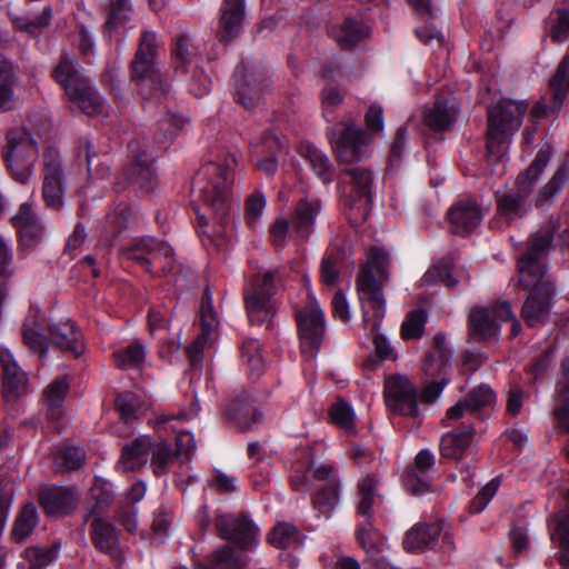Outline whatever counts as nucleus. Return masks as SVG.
<instances>
[{"label": "nucleus", "mask_w": 569, "mask_h": 569, "mask_svg": "<svg viewBox=\"0 0 569 569\" xmlns=\"http://www.w3.org/2000/svg\"><path fill=\"white\" fill-rule=\"evenodd\" d=\"M483 218V212L476 200L459 199L448 211V220L456 234L467 236L477 229Z\"/></svg>", "instance_id": "nucleus-21"}, {"label": "nucleus", "mask_w": 569, "mask_h": 569, "mask_svg": "<svg viewBox=\"0 0 569 569\" xmlns=\"http://www.w3.org/2000/svg\"><path fill=\"white\" fill-rule=\"evenodd\" d=\"M555 399L557 405L553 412L559 427L569 433V379L561 378L557 381Z\"/></svg>", "instance_id": "nucleus-47"}, {"label": "nucleus", "mask_w": 569, "mask_h": 569, "mask_svg": "<svg viewBox=\"0 0 569 569\" xmlns=\"http://www.w3.org/2000/svg\"><path fill=\"white\" fill-rule=\"evenodd\" d=\"M42 163V199L48 208L59 210L63 206L66 190L59 152L48 148L43 153Z\"/></svg>", "instance_id": "nucleus-14"}, {"label": "nucleus", "mask_w": 569, "mask_h": 569, "mask_svg": "<svg viewBox=\"0 0 569 569\" xmlns=\"http://www.w3.org/2000/svg\"><path fill=\"white\" fill-rule=\"evenodd\" d=\"M377 479L373 476H365L358 482L359 502L357 511L363 520H371V506L376 497Z\"/></svg>", "instance_id": "nucleus-52"}, {"label": "nucleus", "mask_w": 569, "mask_h": 569, "mask_svg": "<svg viewBox=\"0 0 569 569\" xmlns=\"http://www.w3.org/2000/svg\"><path fill=\"white\" fill-rule=\"evenodd\" d=\"M457 114L458 110L453 104L437 100L432 108L425 112L423 121L430 129L442 131L451 127L456 121Z\"/></svg>", "instance_id": "nucleus-36"}, {"label": "nucleus", "mask_w": 569, "mask_h": 569, "mask_svg": "<svg viewBox=\"0 0 569 569\" xmlns=\"http://www.w3.org/2000/svg\"><path fill=\"white\" fill-rule=\"evenodd\" d=\"M389 253L382 248H371L357 278V290L362 309L371 308L376 316L382 319L386 301L382 295L380 281L388 278Z\"/></svg>", "instance_id": "nucleus-9"}, {"label": "nucleus", "mask_w": 569, "mask_h": 569, "mask_svg": "<svg viewBox=\"0 0 569 569\" xmlns=\"http://www.w3.org/2000/svg\"><path fill=\"white\" fill-rule=\"evenodd\" d=\"M236 164L234 156L227 153L203 164L192 181V193L203 201L218 222H223L230 208Z\"/></svg>", "instance_id": "nucleus-2"}, {"label": "nucleus", "mask_w": 569, "mask_h": 569, "mask_svg": "<svg viewBox=\"0 0 569 569\" xmlns=\"http://www.w3.org/2000/svg\"><path fill=\"white\" fill-rule=\"evenodd\" d=\"M569 181V159L563 161L550 180L540 189L535 204L540 208L550 202V200L556 197L561 190L565 188L566 183Z\"/></svg>", "instance_id": "nucleus-37"}, {"label": "nucleus", "mask_w": 569, "mask_h": 569, "mask_svg": "<svg viewBox=\"0 0 569 569\" xmlns=\"http://www.w3.org/2000/svg\"><path fill=\"white\" fill-rule=\"evenodd\" d=\"M53 78L64 89L69 100L83 113L94 116L101 112V98L91 88L88 77L74 59L62 54L53 70Z\"/></svg>", "instance_id": "nucleus-7"}, {"label": "nucleus", "mask_w": 569, "mask_h": 569, "mask_svg": "<svg viewBox=\"0 0 569 569\" xmlns=\"http://www.w3.org/2000/svg\"><path fill=\"white\" fill-rule=\"evenodd\" d=\"M2 393L7 401H17L28 391V379L8 349H0Z\"/></svg>", "instance_id": "nucleus-22"}, {"label": "nucleus", "mask_w": 569, "mask_h": 569, "mask_svg": "<svg viewBox=\"0 0 569 569\" xmlns=\"http://www.w3.org/2000/svg\"><path fill=\"white\" fill-rule=\"evenodd\" d=\"M51 16V7L46 6L42 9L41 14L37 18H30L28 16H13L11 21L18 31L26 32L32 37H36L49 26Z\"/></svg>", "instance_id": "nucleus-44"}, {"label": "nucleus", "mask_w": 569, "mask_h": 569, "mask_svg": "<svg viewBox=\"0 0 569 569\" xmlns=\"http://www.w3.org/2000/svg\"><path fill=\"white\" fill-rule=\"evenodd\" d=\"M362 320L367 327L370 326V330L375 333V337H373L375 350H376V353L379 357V359L386 360V359L393 358L392 348L390 347L387 339L382 335L376 333V331L378 330L380 322H381V319L377 318L376 311L373 310V320L371 321L368 316V310H367V308H365Z\"/></svg>", "instance_id": "nucleus-57"}, {"label": "nucleus", "mask_w": 569, "mask_h": 569, "mask_svg": "<svg viewBox=\"0 0 569 569\" xmlns=\"http://www.w3.org/2000/svg\"><path fill=\"white\" fill-rule=\"evenodd\" d=\"M356 537L368 556L376 557L382 551L383 538L373 527L372 520H363L356 530Z\"/></svg>", "instance_id": "nucleus-41"}, {"label": "nucleus", "mask_w": 569, "mask_h": 569, "mask_svg": "<svg viewBox=\"0 0 569 569\" xmlns=\"http://www.w3.org/2000/svg\"><path fill=\"white\" fill-rule=\"evenodd\" d=\"M158 40L152 31H143L138 50L131 61V78L141 87L144 100L160 99L166 93L161 74L157 68Z\"/></svg>", "instance_id": "nucleus-8"}, {"label": "nucleus", "mask_w": 569, "mask_h": 569, "mask_svg": "<svg viewBox=\"0 0 569 569\" xmlns=\"http://www.w3.org/2000/svg\"><path fill=\"white\" fill-rule=\"evenodd\" d=\"M301 351L309 358L318 352L325 335V315L315 298L296 312Z\"/></svg>", "instance_id": "nucleus-12"}, {"label": "nucleus", "mask_w": 569, "mask_h": 569, "mask_svg": "<svg viewBox=\"0 0 569 569\" xmlns=\"http://www.w3.org/2000/svg\"><path fill=\"white\" fill-rule=\"evenodd\" d=\"M114 501V491L111 482L102 478H96L86 502L83 520L96 517H106Z\"/></svg>", "instance_id": "nucleus-28"}, {"label": "nucleus", "mask_w": 569, "mask_h": 569, "mask_svg": "<svg viewBox=\"0 0 569 569\" xmlns=\"http://www.w3.org/2000/svg\"><path fill=\"white\" fill-rule=\"evenodd\" d=\"M473 438V429L467 427L459 431H451L442 436L440 452L443 458L459 460L470 447Z\"/></svg>", "instance_id": "nucleus-32"}, {"label": "nucleus", "mask_w": 569, "mask_h": 569, "mask_svg": "<svg viewBox=\"0 0 569 569\" xmlns=\"http://www.w3.org/2000/svg\"><path fill=\"white\" fill-rule=\"evenodd\" d=\"M339 486L326 485L316 492L312 499L313 508L321 515L328 517L339 500Z\"/></svg>", "instance_id": "nucleus-56"}, {"label": "nucleus", "mask_w": 569, "mask_h": 569, "mask_svg": "<svg viewBox=\"0 0 569 569\" xmlns=\"http://www.w3.org/2000/svg\"><path fill=\"white\" fill-rule=\"evenodd\" d=\"M146 347L139 340L113 352L116 366L120 369H140L146 360Z\"/></svg>", "instance_id": "nucleus-38"}, {"label": "nucleus", "mask_w": 569, "mask_h": 569, "mask_svg": "<svg viewBox=\"0 0 569 569\" xmlns=\"http://www.w3.org/2000/svg\"><path fill=\"white\" fill-rule=\"evenodd\" d=\"M385 402L387 408L400 416L417 417V389L406 376L393 375L385 381Z\"/></svg>", "instance_id": "nucleus-15"}, {"label": "nucleus", "mask_w": 569, "mask_h": 569, "mask_svg": "<svg viewBox=\"0 0 569 569\" xmlns=\"http://www.w3.org/2000/svg\"><path fill=\"white\" fill-rule=\"evenodd\" d=\"M114 405L121 419L126 423H131L140 408V399L132 392H126L116 398Z\"/></svg>", "instance_id": "nucleus-63"}, {"label": "nucleus", "mask_w": 569, "mask_h": 569, "mask_svg": "<svg viewBox=\"0 0 569 569\" xmlns=\"http://www.w3.org/2000/svg\"><path fill=\"white\" fill-rule=\"evenodd\" d=\"M527 109L525 101L510 99H502L489 108L486 139L489 159L501 161L505 158L510 139L519 130Z\"/></svg>", "instance_id": "nucleus-6"}, {"label": "nucleus", "mask_w": 569, "mask_h": 569, "mask_svg": "<svg viewBox=\"0 0 569 569\" xmlns=\"http://www.w3.org/2000/svg\"><path fill=\"white\" fill-rule=\"evenodd\" d=\"M246 14L244 0H223L220 7L217 37L220 42L237 38L242 29Z\"/></svg>", "instance_id": "nucleus-25"}, {"label": "nucleus", "mask_w": 569, "mask_h": 569, "mask_svg": "<svg viewBox=\"0 0 569 569\" xmlns=\"http://www.w3.org/2000/svg\"><path fill=\"white\" fill-rule=\"evenodd\" d=\"M301 156L310 164L315 173L325 182L332 180V170L328 157L313 146L307 144L301 149Z\"/></svg>", "instance_id": "nucleus-43"}, {"label": "nucleus", "mask_w": 569, "mask_h": 569, "mask_svg": "<svg viewBox=\"0 0 569 569\" xmlns=\"http://www.w3.org/2000/svg\"><path fill=\"white\" fill-rule=\"evenodd\" d=\"M549 89L552 102L550 104L539 102L533 108V113L537 117L558 112L562 108L569 92V54H566L558 63L553 76L549 80Z\"/></svg>", "instance_id": "nucleus-23"}, {"label": "nucleus", "mask_w": 569, "mask_h": 569, "mask_svg": "<svg viewBox=\"0 0 569 569\" xmlns=\"http://www.w3.org/2000/svg\"><path fill=\"white\" fill-rule=\"evenodd\" d=\"M121 254L136 261L144 271L151 272L159 264L162 272H169L173 264V250L164 241L152 237L134 238L128 247L121 249Z\"/></svg>", "instance_id": "nucleus-11"}, {"label": "nucleus", "mask_w": 569, "mask_h": 569, "mask_svg": "<svg viewBox=\"0 0 569 569\" xmlns=\"http://www.w3.org/2000/svg\"><path fill=\"white\" fill-rule=\"evenodd\" d=\"M14 273L13 252L9 242L0 236V295Z\"/></svg>", "instance_id": "nucleus-60"}, {"label": "nucleus", "mask_w": 569, "mask_h": 569, "mask_svg": "<svg viewBox=\"0 0 569 569\" xmlns=\"http://www.w3.org/2000/svg\"><path fill=\"white\" fill-rule=\"evenodd\" d=\"M44 317L39 310H30L22 326L24 345L43 359L48 352L49 343L62 351L71 352L76 358L84 350L82 335L78 327L70 319L48 325L49 336L46 332Z\"/></svg>", "instance_id": "nucleus-4"}, {"label": "nucleus", "mask_w": 569, "mask_h": 569, "mask_svg": "<svg viewBox=\"0 0 569 569\" xmlns=\"http://www.w3.org/2000/svg\"><path fill=\"white\" fill-rule=\"evenodd\" d=\"M183 124L184 120L176 114L161 119L158 123V132L154 136L156 141L166 147L178 134Z\"/></svg>", "instance_id": "nucleus-59"}, {"label": "nucleus", "mask_w": 569, "mask_h": 569, "mask_svg": "<svg viewBox=\"0 0 569 569\" xmlns=\"http://www.w3.org/2000/svg\"><path fill=\"white\" fill-rule=\"evenodd\" d=\"M562 228L560 218L550 217L545 226L533 233L527 242V250L518 259L519 286L526 290L555 289L547 272L543 258L548 253L553 233Z\"/></svg>", "instance_id": "nucleus-5"}, {"label": "nucleus", "mask_w": 569, "mask_h": 569, "mask_svg": "<svg viewBox=\"0 0 569 569\" xmlns=\"http://www.w3.org/2000/svg\"><path fill=\"white\" fill-rule=\"evenodd\" d=\"M89 526V536L93 547L108 555L113 560H121L123 548L120 542V531L108 517H96L83 520Z\"/></svg>", "instance_id": "nucleus-19"}, {"label": "nucleus", "mask_w": 569, "mask_h": 569, "mask_svg": "<svg viewBox=\"0 0 569 569\" xmlns=\"http://www.w3.org/2000/svg\"><path fill=\"white\" fill-rule=\"evenodd\" d=\"M435 466L433 455L427 450H420L416 458L415 465L407 469L403 475V483L412 495L426 492L430 487V480L427 472Z\"/></svg>", "instance_id": "nucleus-27"}, {"label": "nucleus", "mask_w": 569, "mask_h": 569, "mask_svg": "<svg viewBox=\"0 0 569 569\" xmlns=\"http://www.w3.org/2000/svg\"><path fill=\"white\" fill-rule=\"evenodd\" d=\"M330 33L341 48L349 49L368 34V28L357 19L347 18L342 23L332 27Z\"/></svg>", "instance_id": "nucleus-33"}, {"label": "nucleus", "mask_w": 569, "mask_h": 569, "mask_svg": "<svg viewBox=\"0 0 569 569\" xmlns=\"http://www.w3.org/2000/svg\"><path fill=\"white\" fill-rule=\"evenodd\" d=\"M151 438L142 436L122 447L118 468L123 471H134L144 466L150 456Z\"/></svg>", "instance_id": "nucleus-30"}, {"label": "nucleus", "mask_w": 569, "mask_h": 569, "mask_svg": "<svg viewBox=\"0 0 569 569\" xmlns=\"http://www.w3.org/2000/svg\"><path fill=\"white\" fill-rule=\"evenodd\" d=\"M427 315L423 310L411 311L401 326V337L405 340L418 339L422 336Z\"/></svg>", "instance_id": "nucleus-58"}, {"label": "nucleus", "mask_w": 569, "mask_h": 569, "mask_svg": "<svg viewBox=\"0 0 569 569\" xmlns=\"http://www.w3.org/2000/svg\"><path fill=\"white\" fill-rule=\"evenodd\" d=\"M153 158L146 151L139 152L130 168L127 169L128 178L141 189L151 190L154 186Z\"/></svg>", "instance_id": "nucleus-35"}, {"label": "nucleus", "mask_w": 569, "mask_h": 569, "mask_svg": "<svg viewBox=\"0 0 569 569\" xmlns=\"http://www.w3.org/2000/svg\"><path fill=\"white\" fill-rule=\"evenodd\" d=\"M446 337L443 333H437L433 338L435 352L426 356L422 369L428 377L440 376L448 365L449 356L445 347Z\"/></svg>", "instance_id": "nucleus-39"}, {"label": "nucleus", "mask_w": 569, "mask_h": 569, "mask_svg": "<svg viewBox=\"0 0 569 569\" xmlns=\"http://www.w3.org/2000/svg\"><path fill=\"white\" fill-rule=\"evenodd\" d=\"M171 52L176 72L184 74L197 62L198 46L190 36L183 34L173 41Z\"/></svg>", "instance_id": "nucleus-31"}, {"label": "nucleus", "mask_w": 569, "mask_h": 569, "mask_svg": "<svg viewBox=\"0 0 569 569\" xmlns=\"http://www.w3.org/2000/svg\"><path fill=\"white\" fill-rule=\"evenodd\" d=\"M198 569H240L242 567L241 557L230 546H222L210 553L208 563L198 562Z\"/></svg>", "instance_id": "nucleus-40"}, {"label": "nucleus", "mask_w": 569, "mask_h": 569, "mask_svg": "<svg viewBox=\"0 0 569 569\" xmlns=\"http://www.w3.org/2000/svg\"><path fill=\"white\" fill-rule=\"evenodd\" d=\"M38 522V513L32 502L24 505L16 519L12 535L17 541H23L31 536Z\"/></svg>", "instance_id": "nucleus-49"}, {"label": "nucleus", "mask_w": 569, "mask_h": 569, "mask_svg": "<svg viewBox=\"0 0 569 569\" xmlns=\"http://www.w3.org/2000/svg\"><path fill=\"white\" fill-rule=\"evenodd\" d=\"M337 160L345 163L342 170L345 181L350 186L351 208L359 210L360 217L366 219L372 202V190L376 179L375 171L357 162L369 158L366 149L370 143V136L361 128L350 123L342 129H333L329 134Z\"/></svg>", "instance_id": "nucleus-1"}, {"label": "nucleus", "mask_w": 569, "mask_h": 569, "mask_svg": "<svg viewBox=\"0 0 569 569\" xmlns=\"http://www.w3.org/2000/svg\"><path fill=\"white\" fill-rule=\"evenodd\" d=\"M224 415L241 430H250L258 423L262 415L252 406L247 392L232 399L226 407Z\"/></svg>", "instance_id": "nucleus-29"}, {"label": "nucleus", "mask_w": 569, "mask_h": 569, "mask_svg": "<svg viewBox=\"0 0 569 569\" xmlns=\"http://www.w3.org/2000/svg\"><path fill=\"white\" fill-rule=\"evenodd\" d=\"M37 158H3L11 178L21 184H26L34 174V161Z\"/></svg>", "instance_id": "nucleus-55"}, {"label": "nucleus", "mask_w": 569, "mask_h": 569, "mask_svg": "<svg viewBox=\"0 0 569 569\" xmlns=\"http://www.w3.org/2000/svg\"><path fill=\"white\" fill-rule=\"evenodd\" d=\"M403 547L410 552L437 548L443 552H451L455 550V543L451 535L449 532L442 533V526L440 522L415 525L406 532Z\"/></svg>", "instance_id": "nucleus-16"}, {"label": "nucleus", "mask_w": 569, "mask_h": 569, "mask_svg": "<svg viewBox=\"0 0 569 569\" xmlns=\"http://www.w3.org/2000/svg\"><path fill=\"white\" fill-rule=\"evenodd\" d=\"M264 69L256 61H242L234 70L236 100L244 108H252L259 98L264 80Z\"/></svg>", "instance_id": "nucleus-17"}, {"label": "nucleus", "mask_w": 569, "mask_h": 569, "mask_svg": "<svg viewBox=\"0 0 569 569\" xmlns=\"http://www.w3.org/2000/svg\"><path fill=\"white\" fill-rule=\"evenodd\" d=\"M214 526L221 539L234 543L241 550H251L258 543V526L244 512L220 515Z\"/></svg>", "instance_id": "nucleus-13"}, {"label": "nucleus", "mask_w": 569, "mask_h": 569, "mask_svg": "<svg viewBox=\"0 0 569 569\" xmlns=\"http://www.w3.org/2000/svg\"><path fill=\"white\" fill-rule=\"evenodd\" d=\"M86 460L83 449L74 446H63L54 453L57 470L70 471L79 469Z\"/></svg>", "instance_id": "nucleus-50"}, {"label": "nucleus", "mask_w": 569, "mask_h": 569, "mask_svg": "<svg viewBox=\"0 0 569 569\" xmlns=\"http://www.w3.org/2000/svg\"><path fill=\"white\" fill-rule=\"evenodd\" d=\"M39 128L29 120L21 126L10 128L6 133V144L2 147V158H37Z\"/></svg>", "instance_id": "nucleus-18"}, {"label": "nucleus", "mask_w": 569, "mask_h": 569, "mask_svg": "<svg viewBox=\"0 0 569 569\" xmlns=\"http://www.w3.org/2000/svg\"><path fill=\"white\" fill-rule=\"evenodd\" d=\"M330 417L333 423L343 428L351 429L355 422V412L351 406L342 399H339L330 409Z\"/></svg>", "instance_id": "nucleus-64"}, {"label": "nucleus", "mask_w": 569, "mask_h": 569, "mask_svg": "<svg viewBox=\"0 0 569 569\" xmlns=\"http://www.w3.org/2000/svg\"><path fill=\"white\" fill-rule=\"evenodd\" d=\"M130 0H110L108 18L104 23V34L111 37L114 29L124 26L130 20Z\"/></svg>", "instance_id": "nucleus-51"}, {"label": "nucleus", "mask_w": 569, "mask_h": 569, "mask_svg": "<svg viewBox=\"0 0 569 569\" xmlns=\"http://www.w3.org/2000/svg\"><path fill=\"white\" fill-rule=\"evenodd\" d=\"M495 400V392L488 385L473 388L465 398L468 411H477L489 406Z\"/></svg>", "instance_id": "nucleus-62"}, {"label": "nucleus", "mask_w": 569, "mask_h": 569, "mask_svg": "<svg viewBox=\"0 0 569 569\" xmlns=\"http://www.w3.org/2000/svg\"><path fill=\"white\" fill-rule=\"evenodd\" d=\"M132 222L131 209L120 203L116 206L106 217V233L111 236L112 240L117 239L121 232L129 228Z\"/></svg>", "instance_id": "nucleus-46"}, {"label": "nucleus", "mask_w": 569, "mask_h": 569, "mask_svg": "<svg viewBox=\"0 0 569 569\" xmlns=\"http://www.w3.org/2000/svg\"><path fill=\"white\" fill-rule=\"evenodd\" d=\"M260 343L256 339H247L241 346V360L248 367L251 379L260 377L264 368Z\"/></svg>", "instance_id": "nucleus-45"}, {"label": "nucleus", "mask_w": 569, "mask_h": 569, "mask_svg": "<svg viewBox=\"0 0 569 569\" xmlns=\"http://www.w3.org/2000/svg\"><path fill=\"white\" fill-rule=\"evenodd\" d=\"M152 450H150V465L153 472L157 476H161L167 472L168 468L173 461L180 456L176 451H172L169 445L164 441L153 442L151 440Z\"/></svg>", "instance_id": "nucleus-48"}, {"label": "nucleus", "mask_w": 569, "mask_h": 569, "mask_svg": "<svg viewBox=\"0 0 569 569\" xmlns=\"http://www.w3.org/2000/svg\"><path fill=\"white\" fill-rule=\"evenodd\" d=\"M530 290L521 307V317L528 327L535 328L548 322L555 289Z\"/></svg>", "instance_id": "nucleus-24"}, {"label": "nucleus", "mask_w": 569, "mask_h": 569, "mask_svg": "<svg viewBox=\"0 0 569 569\" xmlns=\"http://www.w3.org/2000/svg\"><path fill=\"white\" fill-rule=\"evenodd\" d=\"M24 557L30 563V569H44L57 558V547L29 548L24 551Z\"/></svg>", "instance_id": "nucleus-61"}, {"label": "nucleus", "mask_w": 569, "mask_h": 569, "mask_svg": "<svg viewBox=\"0 0 569 569\" xmlns=\"http://www.w3.org/2000/svg\"><path fill=\"white\" fill-rule=\"evenodd\" d=\"M277 292L276 273L266 271L252 277L244 289V305L251 323H269L277 312L274 295Z\"/></svg>", "instance_id": "nucleus-10"}, {"label": "nucleus", "mask_w": 569, "mask_h": 569, "mask_svg": "<svg viewBox=\"0 0 569 569\" xmlns=\"http://www.w3.org/2000/svg\"><path fill=\"white\" fill-rule=\"evenodd\" d=\"M12 222L23 237L34 239L39 237L42 231V227L30 202H23L20 206L18 212L12 217Z\"/></svg>", "instance_id": "nucleus-42"}, {"label": "nucleus", "mask_w": 569, "mask_h": 569, "mask_svg": "<svg viewBox=\"0 0 569 569\" xmlns=\"http://www.w3.org/2000/svg\"><path fill=\"white\" fill-rule=\"evenodd\" d=\"M552 154L549 144L542 146L531 164L516 179L515 188L495 193L496 213L495 222L515 223L523 219L532 208V193L535 184L547 167Z\"/></svg>", "instance_id": "nucleus-3"}, {"label": "nucleus", "mask_w": 569, "mask_h": 569, "mask_svg": "<svg viewBox=\"0 0 569 569\" xmlns=\"http://www.w3.org/2000/svg\"><path fill=\"white\" fill-rule=\"evenodd\" d=\"M267 541L279 549L289 548L298 542V529L291 523L279 522L268 533Z\"/></svg>", "instance_id": "nucleus-54"}, {"label": "nucleus", "mask_w": 569, "mask_h": 569, "mask_svg": "<svg viewBox=\"0 0 569 569\" xmlns=\"http://www.w3.org/2000/svg\"><path fill=\"white\" fill-rule=\"evenodd\" d=\"M79 492L72 487L49 486L41 488L38 501L50 517H64L72 513L79 502Z\"/></svg>", "instance_id": "nucleus-20"}, {"label": "nucleus", "mask_w": 569, "mask_h": 569, "mask_svg": "<svg viewBox=\"0 0 569 569\" xmlns=\"http://www.w3.org/2000/svg\"><path fill=\"white\" fill-rule=\"evenodd\" d=\"M470 337L476 341L495 338L499 332V325L490 317L489 309L475 308L469 316Z\"/></svg>", "instance_id": "nucleus-34"}, {"label": "nucleus", "mask_w": 569, "mask_h": 569, "mask_svg": "<svg viewBox=\"0 0 569 569\" xmlns=\"http://www.w3.org/2000/svg\"><path fill=\"white\" fill-rule=\"evenodd\" d=\"M69 389L66 379H58L50 383L46 389V397L48 402V415L51 420H57L61 416V407Z\"/></svg>", "instance_id": "nucleus-53"}, {"label": "nucleus", "mask_w": 569, "mask_h": 569, "mask_svg": "<svg viewBox=\"0 0 569 569\" xmlns=\"http://www.w3.org/2000/svg\"><path fill=\"white\" fill-rule=\"evenodd\" d=\"M320 202L316 199H301L291 213L290 230L301 240H308L313 231V226L318 213L320 212Z\"/></svg>", "instance_id": "nucleus-26"}]
</instances>
